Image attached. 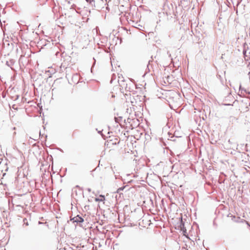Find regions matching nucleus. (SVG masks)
I'll return each instance as SVG.
<instances>
[{
    "label": "nucleus",
    "mask_w": 250,
    "mask_h": 250,
    "mask_svg": "<svg viewBox=\"0 0 250 250\" xmlns=\"http://www.w3.org/2000/svg\"><path fill=\"white\" fill-rule=\"evenodd\" d=\"M245 45H247V44L246 43L244 45V49L243 50V54L244 56H246L247 50L245 49Z\"/></svg>",
    "instance_id": "9d476101"
},
{
    "label": "nucleus",
    "mask_w": 250,
    "mask_h": 250,
    "mask_svg": "<svg viewBox=\"0 0 250 250\" xmlns=\"http://www.w3.org/2000/svg\"><path fill=\"white\" fill-rule=\"evenodd\" d=\"M76 187L77 188H79V186L77 185V186H76Z\"/></svg>",
    "instance_id": "cd10ccee"
},
{
    "label": "nucleus",
    "mask_w": 250,
    "mask_h": 250,
    "mask_svg": "<svg viewBox=\"0 0 250 250\" xmlns=\"http://www.w3.org/2000/svg\"><path fill=\"white\" fill-rule=\"evenodd\" d=\"M105 200V197L103 195H100V198H95V201L96 202L103 201Z\"/></svg>",
    "instance_id": "6e6552de"
},
{
    "label": "nucleus",
    "mask_w": 250,
    "mask_h": 250,
    "mask_svg": "<svg viewBox=\"0 0 250 250\" xmlns=\"http://www.w3.org/2000/svg\"><path fill=\"white\" fill-rule=\"evenodd\" d=\"M102 132V131H99L98 132L99 134H101Z\"/></svg>",
    "instance_id": "5701e85b"
},
{
    "label": "nucleus",
    "mask_w": 250,
    "mask_h": 250,
    "mask_svg": "<svg viewBox=\"0 0 250 250\" xmlns=\"http://www.w3.org/2000/svg\"><path fill=\"white\" fill-rule=\"evenodd\" d=\"M105 1L107 2H109L110 1V0H105Z\"/></svg>",
    "instance_id": "b1692460"
},
{
    "label": "nucleus",
    "mask_w": 250,
    "mask_h": 250,
    "mask_svg": "<svg viewBox=\"0 0 250 250\" xmlns=\"http://www.w3.org/2000/svg\"><path fill=\"white\" fill-rule=\"evenodd\" d=\"M151 61V60H149V61H148V64H149V63H150V62Z\"/></svg>",
    "instance_id": "bb28decb"
},
{
    "label": "nucleus",
    "mask_w": 250,
    "mask_h": 250,
    "mask_svg": "<svg viewBox=\"0 0 250 250\" xmlns=\"http://www.w3.org/2000/svg\"><path fill=\"white\" fill-rule=\"evenodd\" d=\"M15 61L13 59H10L9 61H6V65L12 68V66L15 63Z\"/></svg>",
    "instance_id": "423d86ee"
},
{
    "label": "nucleus",
    "mask_w": 250,
    "mask_h": 250,
    "mask_svg": "<svg viewBox=\"0 0 250 250\" xmlns=\"http://www.w3.org/2000/svg\"><path fill=\"white\" fill-rule=\"evenodd\" d=\"M100 2H101V4H100L99 2H96V5L99 4L100 5H102L101 8H95L97 10H100L103 8H104V6L106 5L105 3H104V0H99Z\"/></svg>",
    "instance_id": "0eeeda50"
},
{
    "label": "nucleus",
    "mask_w": 250,
    "mask_h": 250,
    "mask_svg": "<svg viewBox=\"0 0 250 250\" xmlns=\"http://www.w3.org/2000/svg\"><path fill=\"white\" fill-rule=\"evenodd\" d=\"M228 142L229 144H232V142L231 141V140L230 139H229Z\"/></svg>",
    "instance_id": "a211bd4d"
},
{
    "label": "nucleus",
    "mask_w": 250,
    "mask_h": 250,
    "mask_svg": "<svg viewBox=\"0 0 250 250\" xmlns=\"http://www.w3.org/2000/svg\"><path fill=\"white\" fill-rule=\"evenodd\" d=\"M19 97H20V96L19 95H17L16 100H18L19 98Z\"/></svg>",
    "instance_id": "412c9836"
},
{
    "label": "nucleus",
    "mask_w": 250,
    "mask_h": 250,
    "mask_svg": "<svg viewBox=\"0 0 250 250\" xmlns=\"http://www.w3.org/2000/svg\"><path fill=\"white\" fill-rule=\"evenodd\" d=\"M248 75L250 76V72H249Z\"/></svg>",
    "instance_id": "393cba45"
},
{
    "label": "nucleus",
    "mask_w": 250,
    "mask_h": 250,
    "mask_svg": "<svg viewBox=\"0 0 250 250\" xmlns=\"http://www.w3.org/2000/svg\"><path fill=\"white\" fill-rule=\"evenodd\" d=\"M12 108L13 109H14V110H18V107H15V105L14 104L13 106H12Z\"/></svg>",
    "instance_id": "4468645a"
},
{
    "label": "nucleus",
    "mask_w": 250,
    "mask_h": 250,
    "mask_svg": "<svg viewBox=\"0 0 250 250\" xmlns=\"http://www.w3.org/2000/svg\"><path fill=\"white\" fill-rule=\"evenodd\" d=\"M170 138H171L170 140L173 141H175V138L174 136H171Z\"/></svg>",
    "instance_id": "ddd939ff"
},
{
    "label": "nucleus",
    "mask_w": 250,
    "mask_h": 250,
    "mask_svg": "<svg viewBox=\"0 0 250 250\" xmlns=\"http://www.w3.org/2000/svg\"><path fill=\"white\" fill-rule=\"evenodd\" d=\"M114 119H115V121L116 123H118L119 122V120H118V119L117 118L115 117Z\"/></svg>",
    "instance_id": "f3484780"
},
{
    "label": "nucleus",
    "mask_w": 250,
    "mask_h": 250,
    "mask_svg": "<svg viewBox=\"0 0 250 250\" xmlns=\"http://www.w3.org/2000/svg\"><path fill=\"white\" fill-rule=\"evenodd\" d=\"M2 97H3V98H5V96H6V93H4V92H2Z\"/></svg>",
    "instance_id": "2eb2a0df"
},
{
    "label": "nucleus",
    "mask_w": 250,
    "mask_h": 250,
    "mask_svg": "<svg viewBox=\"0 0 250 250\" xmlns=\"http://www.w3.org/2000/svg\"><path fill=\"white\" fill-rule=\"evenodd\" d=\"M131 120V119L130 118H128L127 119V122L128 123H130Z\"/></svg>",
    "instance_id": "dca6fc26"
},
{
    "label": "nucleus",
    "mask_w": 250,
    "mask_h": 250,
    "mask_svg": "<svg viewBox=\"0 0 250 250\" xmlns=\"http://www.w3.org/2000/svg\"><path fill=\"white\" fill-rule=\"evenodd\" d=\"M134 250H146V247L144 243L140 240H136L133 244Z\"/></svg>",
    "instance_id": "f257e3e1"
},
{
    "label": "nucleus",
    "mask_w": 250,
    "mask_h": 250,
    "mask_svg": "<svg viewBox=\"0 0 250 250\" xmlns=\"http://www.w3.org/2000/svg\"><path fill=\"white\" fill-rule=\"evenodd\" d=\"M239 91H241V94H238V95L241 97H245V95L242 94V92L244 91L246 94L248 95V98L250 99V91H248L245 88L242 87L241 84L239 85Z\"/></svg>",
    "instance_id": "20e7f679"
},
{
    "label": "nucleus",
    "mask_w": 250,
    "mask_h": 250,
    "mask_svg": "<svg viewBox=\"0 0 250 250\" xmlns=\"http://www.w3.org/2000/svg\"><path fill=\"white\" fill-rule=\"evenodd\" d=\"M96 2H99L100 4H101V2H100V1H97Z\"/></svg>",
    "instance_id": "a878e982"
},
{
    "label": "nucleus",
    "mask_w": 250,
    "mask_h": 250,
    "mask_svg": "<svg viewBox=\"0 0 250 250\" xmlns=\"http://www.w3.org/2000/svg\"><path fill=\"white\" fill-rule=\"evenodd\" d=\"M23 222L24 223V224L26 226H28L29 225V224L27 222V220L26 218H24L23 220Z\"/></svg>",
    "instance_id": "9b49d317"
},
{
    "label": "nucleus",
    "mask_w": 250,
    "mask_h": 250,
    "mask_svg": "<svg viewBox=\"0 0 250 250\" xmlns=\"http://www.w3.org/2000/svg\"><path fill=\"white\" fill-rule=\"evenodd\" d=\"M87 190L88 191V192H90L91 191V188H87Z\"/></svg>",
    "instance_id": "4be33fe9"
},
{
    "label": "nucleus",
    "mask_w": 250,
    "mask_h": 250,
    "mask_svg": "<svg viewBox=\"0 0 250 250\" xmlns=\"http://www.w3.org/2000/svg\"><path fill=\"white\" fill-rule=\"evenodd\" d=\"M89 208V206H86H86H84V208L85 209H87V208Z\"/></svg>",
    "instance_id": "6ab92c4d"
},
{
    "label": "nucleus",
    "mask_w": 250,
    "mask_h": 250,
    "mask_svg": "<svg viewBox=\"0 0 250 250\" xmlns=\"http://www.w3.org/2000/svg\"><path fill=\"white\" fill-rule=\"evenodd\" d=\"M223 105L225 106H230V105H233V104H223Z\"/></svg>",
    "instance_id": "f8f14e48"
},
{
    "label": "nucleus",
    "mask_w": 250,
    "mask_h": 250,
    "mask_svg": "<svg viewBox=\"0 0 250 250\" xmlns=\"http://www.w3.org/2000/svg\"><path fill=\"white\" fill-rule=\"evenodd\" d=\"M230 216L232 217V220H233V219L235 218V216H233L232 215H231Z\"/></svg>",
    "instance_id": "aec40b11"
},
{
    "label": "nucleus",
    "mask_w": 250,
    "mask_h": 250,
    "mask_svg": "<svg viewBox=\"0 0 250 250\" xmlns=\"http://www.w3.org/2000/svg\"><path fill=\"white\" fill-rule=\"evenodd\" d=\"M179 227L180 228L181 230L183 231V233H186L187 229L185 227V223L183 221L182 217L180 218Z\"/></svg>",
    "instance_id": "39448f33"
},
{
    "label": "nucleus",
    "mask_w": 250,
    "mask_h": 250,
    "mask_svg": "<svg viewBox=\"0 0 250 250\" xmlns=\"http://www.w3.org/2000/svg\"><path fill=\"white\" fill-rule=\"evenodd\" d=\"M71 221H72L73 223H77V224H81L84 221V219L79 215H77L76 216L71 219Z\"/></svg>",
    "instance_id": "f03ea898"
},
{
    "label": "nucleus",
    "mask_w": 250,
    "mask_h": 250,
    "mask_svg": "<svg viewBox=\"0 0 250 250\" xmlns=\"http://www.w3.org/2000/svg\"><path fill=\"white\" fill-rule=\"evenodd\" d=\"M87 2H88L90 6L94 8H101L102 5H100L99 4L96 5V1L95 0H85Z\"/></svg>",
    "instance_id": "7ed1b4c3"
},
{
    "label": "nucleus",
    "mask_w": 250,
    "mask_h": 250,
    "mask_svg": "<svg viewBox=\"0 0 250 250\" xmlns=\"http://www.w3.org/2000/svg\"><path fill=\"white\" fill-rule=\"evenodd\" d=\"M126 187V186H123V187H122L119 188L117 189V190L116 192H117V193H119L120 195H121V194H122L123 193H121V191H123V190Z\"/></svg>",
    "instance_id": "1a4fd4ad"
}]
</instances>
